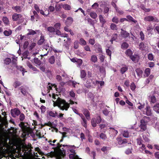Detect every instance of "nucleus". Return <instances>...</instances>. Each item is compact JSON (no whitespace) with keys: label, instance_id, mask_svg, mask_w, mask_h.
Here are the masks:
<instances>
[{"label":"nucleus","instance_id":"nucleus-1","mask_svg":"<svg viewBox=\"0 0 159 159\" xmlns=\"http://www.w3.org/2000/svg\"><path fill=\"white\" fill-rule=\"evenodd\" d=\"M54 100H53L54 106H58L60 109H67L69 107V104L66 102L65 100L62 99L58 96L53 95Z\"/></svg>","mask_w":159,"mask_h":159},{"label":"nucleus","instance_id":"nucleus-2","mask_svg":"<svg viewBox=\"0 0 159 159\" xmlns=\"http://www.w3.org/2000/svg\"><path fill=\"white\" fill-rule=\"evenodd\" d=\"M144 119L141 120L140 121L141 124L139 126V127L142 130V131L145 130L147 129L146 125L147 124L148 121L146 120H149V117H145Z\"/></svg>","mask_w":159,"mask_h":159},{"label":"nucleus","instance_id":"nucleus-3","mask_svg":"<svg viewBox=\"0 0 159 159\" xmlns=\"http://www.w3.org/2000/svg\"><path fill=\"white\" fill-rule=\"evenodd\" d=\"M22 16L21 14L14 13L12 15V19L14 21L19 20V23H21L22 22L23 20L22 18Z\"/></svg>","mask_w":159,"mask_h":159},{"label":"nucleus","instance_id":"nucleus-4","mask_svg":"<svg viewBox=\"0 0 159 159\" xmlns=\"http://www.w3.org/2000/svg\"><path fill=\"white\" fill-rule=\"evenodd\" d=\"M144 20L146 21L158 22V20L155 16H148L144 18Z\"/></svg>","mask_w":159,"mask_h":159},{"label":"nucleus","instance_id":"nucleus-5","mask_svg":"<svg viewBox=\"0 0 159 159\" xmlns=\"http://www.w3.org/2000/svg\"><path fill=\"white\" fill-rule=\"evenodd\" d=\"M121 31L120 32V34L123 38H125L129 36V34L128 32L124 30L123 29H121Z\"/></svg>","mask_w":159,"mask_h":159},{"label":"nucleus","instance_id":"nucleus-6","mask_svg":"<svg viewBox=\"0 0 159 159\" xmlns=\"http://www.w3.org/2000/svg\"><path fill=\"white\" fill-rule=\"evenodd\" d=\"M52 88L54 89L55 90H56L57 91V86L56 84H52L51 83H48V85L47 87V93H48L49 92V90L52 89Z\"/></svg>","mask_w":159,"mask_h":159},{"label":"nucleus","instance_id":"nucleus-7","mask_svg":"<svg viewBox=\"0 0 159 159\" xmlns=\"http://www.w3.org/2000/svg\"><path fill=\"white\" fill-rule=\"evenodd\" d=\"M110 133L111 134V135L113 137L116 136L118 133V131L117 130L115 129L114 128L112 127H110Z\"/></svg>","mask_w":159,"mask_h":159},{"label":"nucleus","instance_id":"nucleus-8","mask_svg":"<svg viewBox=\"0 0 159 159\" xmlns=\"http://www.w3.org/2000/svg\"><path fill=\"white\" fill-rule=\"evenodd\" d=\"M131 60L134 62H137L139 59V56L138 55H134L130 57Z\"/></svg>","mask_w":159,"mask_h":159},{"label":"nucleus","instance_id":"nucleus-9","mask_svg":"<svg viewBox=\"0 0 159 159\" xmlns=\"http://www.w3.org/2000/svg\"><path fill=\"white\" fill-rule=\"evenodd\" d=\"M118 143L119 145H124L127 143V140L126 139H121V138H119L117 139Z\"/></svg>","mask_w":159,"mask_h":159},{"label":"nucleus","instance_id":"nucleus-10","mask_svg":"<svg viewBox=\"0 0 159 159\" xmlns=\"http://www.w3.org/2000/svg\"><path fill=\"white\" fill-rule=\"evenodd\" d=\"M28 88L25 86H22L20 87L21 92L24 95H26L27 93V90Z\"/></svg>","mask_w":159,"mask_h":159},{"label":"nucleus","instance_id":"nucleus-11","mask_svg":"<svg viewBox=\"0 0 159 159\" xmlns=\"http://www.w3.org/2000/svg\"><path fill=\"white\" fill-rule=\"evenodd\" d=\"M11 113L13 116L15 117L20 114V111L19 110H11Z\"/></svg>","mask_w":159,"mask_h":159},{"label":"nucleus","instance_id":"nucleus-12","mask_svg":"<svg viewBox=\"0 0 159 159\" xmlns=\"http://www.w3.org/2000/svg\"><path fill=\"white\" fill-rule=\"evenodd\" d=\"M40 70H41L42 71L44 72L45 73H47V75L51 74V72L48 70L47 68L45 67L44 66H41V67H40Z\"/></svg>","mask_w":159,"mask_h":159},{"label":"nucleus","instance_id":"nucleus-13","mask_svg":"<svg viewBox=\"0 0 159 159\" xmlns=\"http://www.w3.org/2000/svg\"><path fill=\"white\" fill-rule=\"evenodd\" d=\"M99 19L100 23L102 24V27H103L104 24L106 23V20L104 19L102 15H100L99 16Z\"/></svg>","mask_w":159,"mask_h":159},{"label":"nucleus","instance_id":"nucleus-14","mask_svg":"<svg viewBox=\"0 0 159 159\" xmlns=\"http://www.w3.org/2000/svg\"><path fill=\"white\" fill-rule=\"evenodd\" d=\"M62 7V4H56L55 5V9L56 11H60Z\"/></svg>","mask_w":159,"mask_h":159},{"label":"nucleus","instance_id":"nucleus-15","mask_svg":"<svg viewBox=\"0 0 159 159\" xmlns=\"http://www.w3.org/2000/svg\"><path fill=\"white\" fill-rule=\"evenodd\" d=\"M49 47V46L47 45H44L43 46V49L46 51V52L45 54H42L41 55H40V56L42 57H43V56H45L47 55L48 52V51H47V50Z\"/></svg>","mask_w":159,"mask_h":159},{"label":"nucleus","instance_id":"nucleus-16","mask_svg":"<svg viewBox=\"0 0 159 159\" xmlns=\"http://www.w3.org/2000/svg\"><path fill=\"white\" fill-rule=\"evenodd\" d=\"M95 47L96 48L97 51L99 53H102V50L101 46L98 44H96L94 45Z\"/></svg>","mask_w":159,"mask_h":159},{"label":"nucleus","instance_id":"nucleus-17","mask_svg":"<svg viewBox=\"0 0 159 159\" xmlns=\"http://www.w3.org/2000/svg\"><path fill=\"white\" fill-rule=\"evenodd\" d=\"M84 114L87 119L88 120L90 119V113L88 110H85L84 112Z\"/></svg>","mask_w":159,"mask_h":159},{"label":"nucleus","instance_id":"nucleus-18","mask_svg":"<svg viewBox=\"0 0 159 159\" xmlns=\"http://www.w3.org/2000/svg\"><path fill=\"white\" fill-rule=\"evenodd\" d=\"M34 65L37 67H40V61L38 58H35L34 59Z\"/></svg>","mask_w":159,"mask_h":159},{"label":"nucleus","instance_id":"nucleus-19","mask_svg":"<svg viewBox=\"0 0 159 159\" xmlns=\"http://www.w3.org/2000/svg\"><path fill=\"white\" fill-rule=\"evenodd\" d=\"M12 9L15 10L17 12H20L21 11L22 8L19 6H16L12 7Z\"/></svg>","mask_w":159,"mask_h":159},{"label":"nucleus","instance_id":"nucleus-20","mask_svg":"<svg viewBox=\"0 0 159 159\" xmlns=\"http://www.w3.org/2000/svg\"><path fill=\"white\" fill-rule=\"evenodd\" d=\"M86 75L85 71L84 70H80V77L81 79H84Z\"/></svg>","mask_w":159,"mask_h":159},{"label":"nucleus","instance_id":"nucleus-21","mask_svg":"<svg viewBox=\"0 0 159 159\" xmlns=\"http://www.w3.org/2000/svg\"><path fill=\"white\" fill-rule=\"evenodd\" d=\"M136 72L139 78H140L142 76L143 72L140 69H137L136 70Z\"/></svg>","mask_w":159,"mask_h":159},{"label":"nucleus","instance_id":"nucleus-22","mask_svg":"<svg viewBox=\"0 0 159 159\" xmlns=\"http://www.w3.org/2000/svg\"><path fill=\"white\" fill-rule=\"evenodd\" d=\"M67 20L66 22V24L67 25H70L71 24L73 21V18L70 17H68Z\"/></svg>","mask_w":159,"mask_h":159},{"label":"nucleus","instance_id":"nucleus-23","mask_svg":"<svg viewBox=\"0 0 159 159\" xmlns=\"http://www.w3.org/2000/svg\"><path fill=\"white\" fill-rule=\"evenodd\" d=\"M127 20L128 21H132L134 23L137 22V21L135 20L133 17L130 16H126Z\"/></svg>","mask_w":159,"mask_h":159},{"label":"nucleus","instance_id":"nucleus-24","mask_svg":"<svg viewBox=\"0 0 159 159\" xmlns=\"http://www.w3.org/2000/svg\"><path fill=\"white\" fill-rule=\"evenodd\" d=\"M27 66L30 68L32 69L33 71H39V70H38L35 67H33V66L29 62H27Z\"/></svg>","mask_w":159,"mask_h":159},{"label":"nucleus","instance_id":"nucleus-25","mask_svg":"<svg viewBox=\"0 0 159 159\" xmlns=\"http://www.w3.org/2000/svg\"><path fill=\"white\" fill-rule=\"evenodd\" d=\"M137 144L139 145L143 144V141L142 140L141 136L139 137L136 140Z\"/></svg>","mask_w":159,"mask_h":159},{"label":"nucleus","instance_id":"nucleus-26","mask_svg":"<svg viewBox=\"0 0 159 159\" xmlns=\"http://www.w3.org/2000/svg\"><path fill=\"white\" fill-rule=\"evenodd\" d=\"M62 7L64 9L66 10H69L71 9L70 6L67 4H62Z\"/></svg>","mask_w":159,"mask_h":159},{"label":"nucleus","instance_id":"nucleus-27","mask_svg":"<svg viewBox=\"0 0 159 159\" xmlns=\"http://www.w3.org/2000/svg\"><path fill=\"white\" fill-rule=\"evenodd\" d=\"M143 113L146 115L148 116H150L152 115V113L151 110H143Z\"/></svg>","mask_w":159,"mask_h":159},{"label":"nucleus","instance_id":"nucleus-28","mask_svg":"<svg viewBox=\"0 0 159 159\" xmlns=\"http://www.w3.org/2000/svg\"><path fill=\"white\" fill-rule=\"evenodd\" d=\"M81 124L85 128H86L87 127V121L85 118L82 119Z\"/></svg>","mask_w":159,"mask_h":159},{"label":"nucleus","instance_id":"nucleus-29","mask_svg":"<svg viewBox=\"0 0 159 159\" xmlns=\"http://www.w3.org/2000/svg\"><path fill=\"white\" fill-rule=\"evenodd\" d=\"M100 138L103 140H105L107 139V137L105 134L101 133L99 135Z\"/></svg>","mask_w":159,"mask_h":159},{"label":"nucleus","instance_id":"nucleus-30","mask_svg":"<svg viewBox=\"0 0 159 159\" xmlns=\"http://www.w3.org/2000/svg\"><path fill=\"white\" fill-rule=\"evenodd\" d=\"M21 85V83L19 81L16 80L14 83L13 86L16 88Z\"/></svg>","mask_w":159,"mask_h":159},{"label":"nucleus","instance_id":"nucleus-31","mask_svg":"<svg viewBox=\"0 0 159 159\" xmlns=\"http://www.w3.org/2000/svg\"><path fill=\"white\" fill-rule=\"evenodd\" d=\"M79 43L81 45L85 46L86 44V42L83 39L81 38L80 39Z\"/></svg>","mask_w":159,"mask_h":159},{"label":"nucleus","instance_id":"nucleus-32","mask_svg":"<svg viewBox=\"0 0 159 159\" xmlns=\"http://www.w3.org/2000/svg\"><path fill=\"white\" fill-rule=\"evenodd\" d=\"M129 47V44L126 42L123 43L121 46V48L123 49H126Z\"/></svg>","mask_w":159,"mask_h":159},{"label":"nucleus","instance_id":"nucleus-33","mask_svg":"<svg viewBox=\"0 0 159 159\" xmlns=\"http://www.w3.org/2000/svg\"><path fill=\"white\" fill-rule=\"evenodd\" d=\"M97 123L95 118H92L91 120V124L93 127H94L96 126Z\"/></svg>","mask_w":159,"mask_h":159},{"label":"nucleus","instance_id":"nucleus-34","mask_svg":"<svg viewBox=\"0 0 159 159\" xmlns=\"http://www.w3.org/2000/svg\"><path fill=\"white\" fill-rule=\"evenodd\" d=\"M55 61V57L53 56H52L49 59V61L51 64H54Z\"/></svg>","mask_w":159,"mask_h":159},{"label":"nucleus","instance_id":"nucleus-35","mask_svg":"<svg viewBox=\"0 0 159 159\" xmlns=\"http://www.w3.org/2000/svg\"><path fill=\"white\" fill-rule=\"evenodd\" d=\"M128 70V67L126 66H124L122 67L120 70V71L121 73L122 74H124L126 71Z\"/></svg>","mask_w":159,"mask_h":159},{"label":"nucleus","instance_id":"nucleus-36","mask_svg":"<svg viewBox=\"0 0 159 159\" xmlns=\"http://www.w3.org/2000/svg\"><path fill=\"white\" fill-rule=\"evenodd\" d=\"M126 55L129 56L130 57V56H131L132 54V51L130 49H128L125 52Z\"/></svg>","mask_w":159,"mask_h":159},{"label":"nucleus","instance_id":"nucleus-37","mask_svg":"<svg viewBox=\"0 0 159 159\" xmlns=\"http://www.w3.org/2000/svg\"><path fill=\"white\" fill-rule=\"evenodd\" d=\"M91 61L94 63L97 61V56L95 55H92L91 57Z\"/></svg>","mask_w":159,"mask_h":159},{"label":"nucleus","instance_id":"nucleus-38","mask_svg":"<svg viewBox=\"0 0 159 159\" xmlns=\"http://www.w3.org/2000/svg\"><path fill=\"white\" fill-rule=\"evenodd\" d=\"M2 20L5 24L8 25L9 24V21L7 17H4L2 18Z\"/></svg>","mask_w":159,"mask_h":159},{"label":"nucleus","instance_id":"nucleus-39","mask_svg":"<svg viewBox=\"0 0 159 159\" xmlns=\"http://www.w3.org/2000/svg\"><path fill=\"white\" fill-rule=\"evenodd\" d=\"M91 17L93 19H95L97 17V15L94 12H92L90 14Z\"/></svg>","mask_w":159,"mask_h":159},{"label":"nucleus","instance_id":"nucleus-40","mask_svg":"<svg viewBox=\"0 0 159 159\" xmlns=\"http://www.w3.org/2000/svg\"><path fill=\"white\" fill-rule=\"evenodd\" d=\"M132 148H128L125 151V153L127 155H129L132 153Z\"/></svg>","mask_w":159,"mask_h":159},{"label":"nucleus","instance_id":"nucleus-41","mask_svg":"<svg viewBox=\"0 0 159 159\" xmlns=\"http://www.w3.org/2000/svg\"><path fill=\"white\" fill-rule=\"evenodd\" d=\"M33 14H34V16H31V20H33L34 18V17L36 18H37L38 17V15L37 14V12L35 11H34L33 12Z\"/></svg>","mask_w":159,"mask_h":159},{"label":"nucleus","instance_id":"nucleus-42","mask_svg":"<svg viewBox=\"0 0 159 159\" xmlns=\"http://www.w3.org/2000/svg\"><path fill=\"white\" fill-rule=\"evenodd\" d=\"M150 69L149 68H146L145 70V73L147 77L148 76L150 73Z\"/></svg>","mask_w":159,"mask_h":159},{"label":"nucleus","instance_id":"nucleus-43","mask_svg":"<svg viewBox=\"0 0 159 159\" xmlns=\"http://www.w3.org/2000/svg\"><path fill=\"white\" fill-rule=\"evenodd\" d=\"M112 21V22L117 24L119 21V18L116 16L114 17L113 18Z\"/></svg>","mask_w":159,"mask_h":159},{"label":"nucleus","instance_id":"nucleus-44","mask_svg":"<svg viewBox=\"0 0 159 159\" xmlns=\"http://www.w3.org/2000/svg\"><path fill=\"white\" fill-rule=\"evenodd\" d=\"M4 34L6 36H9L11 34V31L9 30L8 31L5 30L3 32Z\"/></svg>","mask_w":159,"mask_h":159},{"label":"nucleus","instance_id":"nucleus-45","mask_svg":"<svg viewBox=\"0 0 159 159\" xmlns=\"http://www.w3.org/2000/svg\"><path fill=\"white\" fill-rule=\"evenodd\" d=\"M11 60L10 58H6L4 61L5 64L6 65H8L11 62Z\"/></svg>","mask_w":159,"mask_h":159},{"label":"nucleus","instance_id":"nucleus-46","mask_svg":"<svg viewBox=\"0 0 159 159\" xmlns=\"http://www.w3.org/2000/svg\"><path fill=\"white\" fill-rule=\"evenodd\" d=\"M123 136L125 138H128L129 137V132L127 131H124L123 133Z\"/></svg>","mask_w":159,"mask_h":159},{"label":"nucleus","instance_id":"nucleus-47","mask_svg":"<svg viewBox=\"0 0 159 159\" xmlns=\"http://www.w3.org/2000/svg\"><path fill=\"white\" fill-rule=\"evenodd\" d=\"M111 28V30H117V26L114 23H111L110 26Z\"/></svg>","mask_w":159,"mask_h":159},{"label":"nucleus","instance_id":"nucleus-48","mask_svg":"<svg viewBox=\"0 0 159 159\" xmlns=\"http://www.w3.org/2000/svg\"><path fill=\"white\" fill-rule=\"evenodd\" d=\"M111 149L110 147L104 146L101 149V150L103 152L107 151L108 150H110Z\"/></svg>","mask_w":159,"mask_h":159},{"label":"nucleus","instance_id":"nucleus-49","mask_svg":"<svg viewBox=\"0 0 159 159\" xmlns=\"http://www.w3.org/2000/svg\"><path fill=\"white\" fill-rule=\"evenodd\" d=\"M49 114L50 116L54 117L56 116L57 113L56 112L54 113L53 112L50 111L49 112Z\"/></svg>","mask_w":159,"mask_h":159},{"label":"nucleus","instance_id":"nucleus-50","mask_svg":"<svg viewBox=\"0 0 159 159\" xmlns=\"http://www.w3.org/2000/svg\"><path fill=\"white\" fill-rule=\"evenodd\" d=\"M45 43V40L44 36L41 34L40 36V45L43 43Z\"/></svg>","mask_w":159,"mask_h":159},{"label":"nucleus","instance_id":"nucleus-51","mask_svg":"<svg viewBox=\"0 0 159 159\" xmlns=\"http://www.w3.org/2000/svg\"><path fill=\"white\" fill-rule=\"evenodd\" d=\"M156 101V99L154 96H152L150 97V102L152 103L155 102Z\"/></svg>","mask_w":159,"mask_h":159},{"label":"nucleus","instance_id":"nucleus-52","mask_svg":"<svg viewBox=\"0 0 159 159\" xmlns=\"http://www.w3.org/2000/svg\"><path fill=\"white\" fill-rule=\"evenodd\" d=\"M47 30L49 32L52 33L55 32V29L52 26L48 27L47 28Z\"/></svg>","mask_w":159,"mask_h":159},{"label":"nucleus","instance_id":"nucleus-53","mask_svg":"<svg viewBox=\"0 0 159 159\" xmlns=\"http://www.w3.org/2000/svg\"><path fill=\"white\" fill-rule=\"evenodd\" d=\"M11 63L12 64V65L13 66L16 67V66H17L16 64H17V60L15 58H13L12 61H11Z\"/></svg>","mask_w":159,"mask_h":159},{"label":"nucleus","instance_id":"nucleus-54","mask_svg":"<svg viewBox=\"0 0 159 159\" xmlns=\"http://www.w3.org/2000/svg\"><path fill=\"white\" fill-rule=\"evenodd\" d=\"M145 47L146 46L143 43H140L139 45L140 49L141 50H144Z\"/></svg>","mask_w":159,"mask_h":159},{"label":"nucleus","instance_id":"nucleus-55","mask_svg":"<svg viewBox=\"0 0 159 159\" xmlns=\"http://www.w3.org/2000/svg\"><path fill=\"white\" fill-rule=\"evenodd\" d=\"M74 48L75 49H77L79 46V44L78 42L77 41H75L74 43Z\"/></svg>","mask_w":159,"mask_h":159},{"label":"nucleus","instance_id":"nucleus-56","mask_svg":"<svg viewBox=\"0 0 159 159\" xmlns=\"http://www.w3.org/2000/svg\"><path fill=\"white\" fill-rule=\"evenodd\" d=\"M17 69L18 70H20V71H22V74H23V75H24V68H23L22 66H16V67Z\"/></svg>","mask_w":159,"mask_h":159},{"label":"nucleus","instance_id":"nucleus-57","mask_svg":"<svg viewBox=\"0 0 159 159\" xmlns=\"http://www.w3.org/2000/svg\"><path fill=\"white\" fill-rule=\"evenodd\" d=\"M96 119V120L97 124H100L101 122V118L100 116H97Z\"/></svg>","mask_w":159,"mask_h":159},{"label":"nucleus","instance_id":"nucleus-58","mask_svg":"<svg viewBox=\"0 0 159 159\" xmlns=\"http://www.w3.org/2000/svg\"><path fill=\"white\" fill-rule=\"evenodd\" d=\"M143 140L145 141V142L149 143L150 141V140L149 139L148 137H147L145 135H143Z\"/></svg>","mask_w":159,"mask_h":159},{"label":"nucleus","instance_id":"nucleus-59","mask_svg":"<svg viewBox=\"0 0 159 159\" xmlns=\"http://www.w3.org/2000/svg\"><path fill=\"white\" fill-rule=\"evenodd\" d=\"M61 26V24L60 23H57L55 24L54 27L56 29H60Z\"/></svg>","mask_w":159,"mask_h":159},{"label":"nucleus","instance_id":"nucleus-60","mask_svg":"<svg viewBox=\"0 0 159 159\" xmlns=\"http://www.w3.org/2000/svg\"><path fill=\"white\" fill-rule=\"evenodd\" d=\"M55 8L53 6L50 5L48 8V11L50 12H53L55 10Z\"/></svg>","mask_w":159,"mask_h":159},{"label":"nucleus","instance_id":"nucleus-61","mask_svg":"<svg viewBox=\"0 0 159 159\" xmlns=\"http://www.w3.org/2000/svg\"><path fill=\"white\" fill-rule=\"evenodd\" d=\"M29 33L28 34V35H34L36 34L35 31L32 30H28Z\"/></svg>","mask_w":159,"mask_h":159},{"label":"nucleus","instance_id":"nucleus-62","mask_svg":"<svg viewBox=\"0 0 159 159\" xmlns=\"http://www.w3.org/2000/svg\"><path fill=\"white\" fill-rule=\"evenodd\" d=\"M105 57L102 54H99V59H100L101 61L102 62L104 61Z\"/></svg>","mask_w":159,"mask_h":159},{"label":"nucleus","instance_id":"nucleus-63","mask_svg":"<svg viewBox=\"0 0 159 159\" xmlns=\"http://www.w3.org/2000/svg\"><path fill=\"white\" fill-rule=\"evenodd\" d=\"M40 14H42L44 16H47L49 14V11H45V12H44L43 11L40 10Z\"/></svg>","mask_w":159,"mask_h":159},{"label":"nucleus","instance_id":"nucleus-64","mask_svg":"<svg viewBox=\"0 0 159 159\" xmlns=\"http://www.w3.org/2000/svg\"><path fill=\"white\" fill-rule=\"evenodd\" d=\"M130 89L132 90V91H134L135 88H136V86L135 84H134V83H132L130 86Z\"/></svg>","mask_w":159,"mask_h":159}]
</instances>
